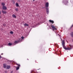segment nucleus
<instances>
[{
	"instance_id": "33",
	"label": "nucleus",
	"mask_w": 73,
	"mask_h": 73,
	"mask_svg": "<svg viewBox=\"0 0 73 73\" xmlns=\"http://www.w3.org/2000/svg\"><path fill=\"white\" fill-rule=\"evenodd\" d=\"M33 1H35V0H33Z\"/></svg>"
},
{
	"instance_id": "18",
	"label": "nucleus",
	"mask_w": 73,
	"mask_h": 73,
	"mask_svg": "<svg viewBox=\"0 0 73 73\" xmlns=\"http://www.w3.org/2000/svg\"><path fill=\"white\" fill-rule=\"evenodd\" d=\"M3 67L4 68H6V64H3Z\"/></svg>"
},
{
	"instance_id": "32",
	"label": "nucleus",
	"mask_w": 73,
	"mask_h": 73,
	"mask_svg": "<svg viewBox=\"0 0 73 73\" xmlns=\"http://www.w3.org/2000/svg\"><path fill=\"white\" fill-rule=\"evenodd\" d=\"M42 8L44 9V7H42Z\"/></svg>"
},
{
	"instance_id": "20",
	"label": "nucleus",
	"mask_w": 73,
	"mask_h": 73,
	"mask_svg": "<svg viewBox=\"0 0 73 73\" xmlns=\"http://www.w3.org/2000/svg\"><path fill=\"white\" fill-rule=\"evenodd\" d=\"M10 33L11 34H13V32L12 31H11Z\"/></svg>"
},
{
	"instance_id": "34",
	"label": "nucleus",
	"mask_w": 73,
	"mask_h": 73,
	"mask_svg": "<svg viewBox=\"0 0 73 73\" xmlns=\"http://www.w3.org/2000/svg\"><path fill=\"white\" fill-rule=\"evenodd\" d=\"M32 71H31V73H32Z\"/></svg>"
},
{
	"instance_id": "23",
	"label": "nucleus",
	"mask_w": 73,
	"mask_h": 73,
	"mask_svg": "<svg viewBox=\"0 0 73 73\" xmlns=\"http://www.w3.org/2000/svg\"><path fill=\"white\" fill-rule=\"evenodd\" d=\"M3 26H4V27H5V26H6V25L5 24V23H4L3 25Z\"/></svg>"
},
{
	"instance_id": "21",
	"label": "nucleus",
	"mask_w": 73,
	"mask_h": 73,
	"mask_svg": "<svg viewBox=\"0 0 73 73\" xmlns=\"http://www.w3.org/2000/svg\"><path fill=\"white\" fill-rule=\"evenodd\" d=\"M15 10L16 11H19V9H17V8H15Z\"/></svg>"
},
{
	"instance_id": "25",
	"label": "nucleus",
	"mask_w": 73,
	"mask_h": 73,
	"mask_svg": "<svg viewBox=\"0 0 73 73\" xmlns=\"http://www.w3.org/2000/svg\"><path fill=\"white\" fill-rule=\"evenodd\" d=\"M18 65V66H19V67H20V64H18V65Z\"/></svg>"
},
{
	"instance_id": "14",
	"label": "nucleus",
	"mask_w": 73,
	"mask_h": 73,
	"mask_svg": "<svg viewBox=\"0 0 73 73\" xmlns=\"http://www.w3.org/2000/svg\"><path fill=\"white\" fill-rule=\"evenodd\" d=\"M12 16L13 17H14V18H16V15L14 14Z\"/></svg>"
},
{
	"instance_id": "35",
	"label": "nucleus",
	"mask_w": 73,
	"mask_h": 73,
	"mask_svg": "<svg viewBox=\"0 0 73 73\" xmlns=\"http://www.w3.org/2000/svg\"><path fill=\"white\" fill-rule=\"evenodd\" d=\"M72 41H73V39H72Z\"/></svg>"
},
{
	"instance_id": "26",
	"label": "nucleus",
	"mask_w": 73,
	"mask_h": 73,
	"mask_svg": "<svg viewBox=\"0 0 73 73\" xmlns=\"http://www.w3.org/2000/svg\"><path fill=\"white\" fill-rule=\"evenodd\" d=\"M5 73H7V71H5Z\"/></svg>"
},
{
	"instance_id": "31",
	"label": "nucleus",
	"mask_w": 73,
	"mask_h": 73,
	"mask_svg": "<svg viewBox=\"0 0 73 73\" xmlns=\"http://www.w3.org/2000/svg\"><path fill=\"white\" fill-rule=\"evenodd\" d=\"M16 65H18V64H17V63H16Z\"/></svg>"
},
{
	"instance_id": "24",
	"label": "nucleus",
	"mask_w": 73,
	"mask_h": 73,
	"mask_svg": "<svg viewBox=\"0 0 73 73\" xmlns=\"http://www.w3.org/2000/svg\"><path fill=\"white\" fill-rule=\"evenodd\" d=\"M1 12L0 11V15H1ZM1 16L0 15V18H1Z\"/></svg>"
},
{
	"instance_id": "29",
	"label": "nucleus",
	"mask_w": 73,
	"mask_h": 73,
	"mask_svg": "<svg viewBox=\"0 0 73 73\" xmlns=\"http://www.w3.org/2000/svg\"><path fill=\"white\" fill-rule=\"evenodd\" d=\"M13 72V71H11V73H12V72Z\"/></svg>"
},
{
	"instance_id": "17",
	"label": "nucleus",
	"mask_w": 73,
	"mask_h": 73,
	"mask_svg": "<svg viewBox=\"0 0 73 73\" xmlns=\"http://www.w3.org/2000/svg\"><path fill=\"white\" fill-rule=\"evenodd\" d=\"M19 68H20V67L17 66L16 68V70H19Z\"/></svg>"
},
{
	"instance_id": "16",
	"label": "nucleus",
	"mask_w": 73,
	"mask_h": 73,
	"mask_svg": "<svg viewBox=\"0 0 73 73\" xmlns=\"http://www.w3.org/2000/svg\"><path fill=\"white\" fill-rule=\"evenodd\" d=\"M16 5L17 7H19V4L17 3H16Z\"/></svg>"
},
{
	"instance_id": "1",
	"label": "nucleus",
	"mask_w": 73,
	"mask_h": 73,
	"mask_svg": "<svg viewBox=\"0 0 73 73\" xmlns=\"http://www.w3.org/2000/svg\"><path fill=\"white\" fill-rule=\"evenodd\" d=\"M62 45H63V47L65 49V50H70L72 49V47L70 48H65V41L64 40H63L62 41Z\"/></svg>"
},
{
	"instance_id": "30",
	"label": "nucleus",
	"mask_w": 73,
	"mask_h": 73,
	"mask_svg": "<svg viewBox=\"0 0 73 73\" xmlns=\"http://www.w3.org/2000/svg\"><path fill=\"white\" fill-rule=\"evenodd\" d=\"M3 53L1 54V55H3Z\"/></svg>"
},
{
	"instance_id": "28",
	"label": "nucleus",
	"mask_w": 73,
	"mask_h": 73,
	"mask_svg": "<svg viewBox=\"0 0 73 73\" xmlns=\"http://www.w3.org/2000/svg\"><path fill=\"white\" fill-rule=\"evenodd\" d=\"M69 46H71H71H71L70 45H69Z\"/></svg>"
},
{
	"instance_id": "5",
	"label": "nucleus",
	"mask_w": 73,
	"mask_h": 73,
	"mask_svg": "<svg viewBox=\"0 0 73 73\" xmlns=\"http://www.w3.org/2000/svg\"><path fill=\"white\" fill-rule=\"evenodd\" d=\"M63 3H64V4H67V3H68V1L67 0H64Z\"/></svg>"
},
{
	"instance_id": "27",
	"label": "nucleus",
	"mask_w": 73,
	"mask_h": 73,
	"mask_svg": "<svg viewBox=\"0 0 73 73\" xmlns=\"http://www.w3.org/2000/svg\"><path fill=\"white\" fill-rule=\"evenodd\" d=\"M2 58V57L1 56V55H0V58Z\"/></svg>"
},
{
	"instance_id": "2",
	"label": "nucleus",
	"mask_w": 73,
	"mask_h": 73,
	"mask_svg": "<svg viewBox=\"0 0 73 73\" xmlns=\"http://www.w3.org/2000/svg\"><path fill=\"white\" fill-rule=\"evenodd\" d=\"M2 9L3 10H7V8L5 6H3Z\"/></svg>"
},
{
	"instance_id": "7",
	"label": "nucleus",
	"mask_w": 73,
	"mask_h": 73,
	"mask_svg": "<svg viewBox=\"0 0 73 73\" xmlns=\"http://www.w3.org/2000/svg\"><path fill=\"white\" fill-rule=\"evenodd\" d=\"M2 13H3V14H6V13H7V11L3 10L2 11Z\"/></svg>"
},
{
	"instance_id": "3",
	"label": "nucleus",
	"mask_w": 73,
	"mask_h": 73,
	"mask_svg": "<svg viewBox=\"0 0 73 73\" xmlns=\"http://www.w3.org/2000/svg\"><path fill=\"white\" fill-rule=\"evenodd\" d=\"M46 8H48V7H49V3L48 2H47L46 3L45 5Z\"/></svg>"
},
{
	"instance_id": "4",
	"label": "nucleus",
	"mask_w": 73,
	"mask_h": 73,
	"mask_svg": "<svg viewBox=\"0 0 73 73\" xmlns=\"http://www.w3.org/2000/svg\"><path fill=\"white\" fill-rule=\"evenodd\" d=\"M46 12L47 14H48L49 13V8L46 7Z\"/></svg>"
},
{
	"instance_id": "11",
	"label": "nucleus",
	"mask_w": 73,
	"mask_h": 73,
	"mask_svg": "<svg viewBox=\"0 0 73 73\" xmlns=\"http://www.w3.org/2000/svg\"><path fill=\"white\" fill-rule=\"evenodd\" d=\"M49 21L50 22V23H52V24H53V23H54V21H53L50 20H49Z\"/></svg>"
},
{
	"instance_id": "12",
	"label": "nucleus",
	"mask_w": 73,
	"mask_h": 73,
	"mask_svg": "<svg viewBox=\"0 0 73 73\" xmlns=\"http://www.w3.org/2000/svg\"><path fill=\"white\" fill-rule=\"evenodd\" d=\"M24 26H26V27H28L29 26V25L27 23H25L24 25Z\"/></svg>"
},
{
	"instance_id": "9",
	"label": "nucleus",
	"mask_w": 73,
	"mask_h": 73,
	"mask_svg": "<svg viewBox=\"0 0 73 73\" xmlns=\"http://www.w3.org/2000/svg\"><path fill=\"white\" fill-rule=\"evenodd\" d=\"M9 68H11V66H10L7 65V69H9Z\"/></svg>"
},
{
	"instance_id": "19",
	"label": "nucleus",
	"mask_w": 73,
	"mask_h": 73,
	"mask_svg": "<svg viewBox=\"0 0 73 73\" xmlns=\"http://www.w3.org/2000/svg\"><path fill=\"white\" fill-rule=\"evenodd\" d=\"M14 43H15V44H17V43H19V42L18 41H16Z\"/></svg>"
},
{
	"instance_id": "22",
	"label": "nucleus",
	"mask_w": 73,
	"mask_h": 73,
	"mask_svg": "<svg viewBox=\"0 0 73 73\" xmlns=\"http://www.w3.org/2000/svg\"><path fill=\"white\" fill-rule=\"evenodd\" d=\"M21 38L22 40H24V37L23 36H22Z\"/></svg>"
},
{
	"instance_id": "8",
	"label": "nucleus",
	"mask_w": 73,
	"mask_h": 73,
	"mask_svg": "<svg viewBox=\"0 0 73 73\" xmlns=\"http://www.w3.org/2000/svg\"><path fill=\"white\" fill-rule=\"evenodd\" d=\"M70 35L72 37H73V32H72L70 33Z\"/></svg>"
},
{
	"instance_id": "10",
	"label": "nucleus",
	"mask_w": 73,
	"mask_h": 73,
	"mask_svg": "<svg viewBox=\"0 0 73 73\" xmlns=\"http://www.w3.org/2000/svg\"><path fill=\"white\" fill-rule=\"evenodd\" d=\"M1 5H2V6L4 7V6H5V3L4 2L2 3Z\"/></svg>"
},
{
	"instance_id": "15",
	"label": "nucleus",
	"mask_w": 73,
	"mask_h": 73,
	"mask_svg": "<svg viewBox=\"0 0 73 73\" xmlns=\"http://www.w3.org/2000/svg\"><path fill=\"white\" fill-rule=\"evenodd\" d=\"M12 45V44L11 43H9L8 44V45H9V46H11V45Z\"/></svg>"
},
{
	"instance_id": "6",
	"label": "nucleus",
	"mask_w": 73,
	"mask_h": 73,
	"mask_svg": "<svg viewBox=\"0 0 73 73\" xmlns=\"http://www.w3.org/2000/svg\"><path fill=\"white\" fill-rule=\"evenodd\" d=\"M51 27H52V29H54L55 30H57L56 28V27H54V26L53 25H51Z\"/></svg>"
},
{
	"instance_id": "13",
	"label": "nucleus",
	"mask_w": 73,
	"mask_h": 73,
	"mask_svg": "<svg viewBox=\"0 0 73 73\" xmlns=\"http://www.w3.org/2000/svg\"><path fill=\"white\" fill-rule=\"evenodd\" d=\"M18 42H21V40H20V39H19L18 40Z\"/></svg>"
}]
</instances>
